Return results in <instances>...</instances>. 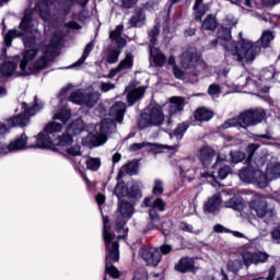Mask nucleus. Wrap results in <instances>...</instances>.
Masks as SVG:
<instances>
[{"instance_id": "64", "label": "nucleus", "mask_w": 280, "mask_h": 280, "mask_svg": "<svg viewBox=\"0 0 280 280\" xmlns=\"http://www.w3.org/2000/svg\"><path fill=\"white\" fill-rule=\"evenodd\" d=\"M161 255H170L172 253V245H163L160 248Z\"/></svg>"}, {"instance_id": "11", "label": "nucleus", "mask_w": 280, "mask_h": 280, "mask_svg": "<svg viewBox=\"0 0 280 280\" xmlns=\"http://www.w3.org/2000/svg\"><path fill=\"white\" fill-rule=\"evenodd\" d=\"M159 34H161V28L159 25H154L149 32V51H150V62L154 67H163L167 62V57L159 48L154 47L158 43Z\"/></svg>"}, {"instance_id": "23", "label": "nucleus", "mask_w": 280, "mask_h": 280, "mask_svg": "<svg viewBox=\"0 0 280 280\" xmlns=\"http://www.w3.org/2000/svg\"><path fill=\"white\" fill-rule=\"evenodd\" d=\"M122 32L124 25L119 24L114 31L109 33L110 40H113V43H116L118 49H122V47H126V38L121 37Z\"/></svg>"}, {"instance_id": "20", "label": "nucleus", "mask_w": 280, "mask_h": 280, "mask_svg": "<svg viewBox=\"0 0 280 280\" xmlns=\"http://www.w3.org/2000/svg\"><path fill=\"white\" fill-rule=\"evenodd\" d=\"M109 115L118 122H124V115H126V103L117 102L109 109Z\"/></svg>"}, {"instance_id": "22", "label": "nucleus", "mask_w": 280, "mask_h": 280, "mask_svg": "<svg viewBox=\"0 0 280 280\" xmlns=\"http://www.w3.org/2000/svg\"><path fill=\"white\" fill-rule=\"evenodd\" d=\"M185 109V98L180 96L171 97V102L168 104V113L172 115H176V113H183Z\"/></svg>"}, {"instance_id": "5", "label": "nucleus", "mask_w": 280, "mask_h": 280, "mask_svg": "<svg viewBox=\"0 0 280 280\" xmlns=\"http://www.w3.org/2000/svg\"><path fill=\"white\" fill-rule=\"evenodd\" d=\"M179 62L182 69L188 71L186 78L189 80L191 84H196L200 75L202 78L207 75L209 66H207L205 60H202V58L196 50L184 51L179 57Z\"/></svg>"}, {"instance_id": "55", "label": "nucleus", "mask_w": 280, "mask_h": 280, "mask_svg": "<svg viewBox=\"0 0 280 280\" xmlns=\"http://www.w3.org/2000/svg\"><path fill=\"white\" fill-rule=\"evenodd\" d=\"M257 150H259V144L257 143H252L246 148V152L248 154V160L253 159L255 152H257Z\"/></svg>"}, {"instance_id": "50", "label": "nucleus", "mask_w": 280, "mask_h": 280, "mask_svg": "<svg viewBox=\"0 0 280 280\" xmlns=\"http://www.w3.org/2000/svg\"><path fill=\"white\" fill-rule=\"evenodd\" d=\"M72 133H65L62 136L58 137V144L61 147L65 145H71L73 143V137L71 136Z\"/></svg>"}, {"instance_id": "31", "label": "nucleus", "mask_w": 280, "mask_h": 280, "mask_svg": "<svg viewBox=\"0 0 280 280\" xmlns=\"http://www.w3.org/2000/svg\"><path fill=\"white\" fill-rule=\"evenodd\" d=\"M270 178H268V174H264V172L257 170L254 175V180L252 182L254 185L259 186L261 189L264 187H268V182Z\"/></svg>"}, {"instance_id": "6", "label": "nucleus", "mask_w": 280, "mask_h": 280, "mask_svg": "<svg viewBox=\"0 0 280 280\" xmlns=\"http://www.w3.org/2000/svg\"><path fill=\"white\" fill-rule=\"evenodd\" d=\"M266 117V112L264 108H256L243 112L240 116L226 120L221 125L222 130H228V128H248V126H257L261 124Z\"/></svg>"}, {"instance_id": "10", "label": "nucleus", "mask_w": 280, "mask_h": 280, "mask_svg": "<svg viewBox=\"0 0 280 280\" xmlns=\"http://www.w3.org/2000/svg\"><path fill=\"white\" fill-rule=\"evenodd\" d=\"M119 217L116 219V232L119 234L118 240H125L128 235V228H126V222L132 218L135 213V206L130 201L121 200L118 205Z\"/></svg>"}, {"instance_id": "56", "label": "nucleus", "mask_w": 280, "mask_h": 280, "mask_svg": "<svg viewBox=\"0 0 280 280\" xmlns=\"http://www.w3.org/2000/svg\"><path fill=\"white\" fill-rule=\"evenodd\" d=\"M67 153L70 154V156H81L82 155V151H80V145H78V144L70 147L67 150Z\"/></svg>"}, {"instance_id": "30", "label": "nucleus", "mask_w": 280, "mask_h": 280, "mask_svg": "<svg viewBox=\"0 0 280 280\" xmlns=\"http://www.w3.org/2000/svg\"><path fill=\"white\" fill-rule=\"evenodd\" d=\"M205 0H196L194 10H195V19L196 21H202V18L205 14H207V11L209 10V7L207 4H202Z\"/></svg>"}, {"instance_id": "1", "label": "nucleus", "mask_w": 280, "mask_h": 280, "mask_svg": "<svg viewBox=\"0 0 280 280\" xmlns=\"http://www.w3.org/2000/svg\"><path fill=\"white\" fill-rule=\"evenodd\" d=\"M39 43L36 34L23 37L24 47L28 50H24L22 54L23 58L20 62L22 75H36L47 69L56 57V50L60 47V39L52 38L48 46H44V55L36 60L38 50L34 47H37Z\"/></svg>"}, {"instance_id": "60", "label": "nucleus", "mask_w": 280, "mask_h": 280, "mask_svg": "<svg viewBox=\"0 0 280 280\" xmlns=\"http://www.w3.org/2000/svg\"><path fill=\"white\" fill-rule=\"evenodd\" d=\"M180 231H185L186 233H194V226L186 222L179 223Z\"/></svg>"}, {"instance_id": "14", "label": "nucleus", "mask_w": 280, "mask_h": 280, "mask_svg": "<svg viewBox=\"0 0 280 280\" xmlns=\"http://www.w3.org/2000/svg\"><path fill=\"white\" fill-rule=\"evenodd\" d=\"M32 11H25L24 16L20 23V30H11L4 35L5 47H12L13 38H21L25 32L32 30Z\"/></svg>"}, {"instance_id": "45", "label": "nucleus", "mask_w": 280, "mask_h": 280, "mask_svg": "<svg viewBox=\"0 0 280 280\" xmlns=\"http://www.w3.org/2000/svg\"><path fill=\"white\" fill-rule=\"evenodd\" d=\"M114 194L118 198V200H121V198H126V196H128V187L124 183H118L114 190Z\"/></svg>"}, {"instance_id": "36", "label": "nucleus", "mask_w": 280, "mask_h": 280, "mask_svg": "<svg viewBox=\"0 0 280 280\" xmlns=\"http://www.w3.org/2000/svg\"><path fill=\"white\" fill-rule=\"evenodd\" d=\"M16 71V63L14 61H5L0 66V73L4 78H10Z\"/></svg>"}, {"instance_id": "49", "label": "nucleus", "mask_w": 280, "mask_h": 280, "mask_svg": "<svg viewBox=\"0 0 280 280\" xmlns=\"http://www.w3.org/2000/svg\"><path fill=\"white\" fill-rule=\"evenodd\" d=\"M119 56H121V50L112 49L107 55L108 65H115L119 60Z\"/></svg>"}, {"instance_id": "9", "label": "nucleus", "mask_w": 280, "mask_h": 280, "mask_svg": "<svg viewBox=\"0 0 280 280\" xmlns=\"http://www.w3.org/2000/svg\"><path fill=\"white\" fill-rule=\"evenodd\" d=\"M162 124H165V114L163 108L159 105L149 107V112L141 114L138 121V128L145 130V128H160Z\"/></svg>"}, {"instance_id": "28", "label": "nucleus", "mask_w": 280, "mask_h": 280, "mask_svg": "<svg viewBox=\"0 0 280 280\" xmlns=\"http://www.w3.org/2000/svg\"><path fill=\"white\" fill-rule=\"evenodd\" d=\"M194 258H182L175 266V270H177V272H190L194 270Z\"/></svg>"}, {"instance_id": "26", "label": "nucleus", "mask_w": 280, "mask_h": 280, "mask_svg": "<svg viewBox=\"0 0 280 280\" xmlns=\"http://www.w3.org/2000/svg\"><path fill=\"white\" fill-rule=\"evenodd\" d=\"M143 206L149 209H155L158 211H165V201L162 198L145 197L143 200Z\"/></svg>"}, {"instance_id": "62", "label": "nucleus", "mask_w": 280, "mask_h": 280, "mask_svg": "<svg viewBox=\"0 0 280 280\" xmlns=\"http://www.w3.org/2000/svg\"><path fill=\"white\" fill-rule=\"evenodd\" d=\"M138 1L139 0H121L122 8L130 10V8H135V5H137Z\"/></svg>"}, {"instance_id": "21", "label": "nucleus", "mask_w": 280, "mask_h": 280, "mask_svg": "<svg viewBox=\"0 0 280 280\" xmlns=\"http://www.w3.org/2000/svg\"><path fill=\"white\" fill-rule=\"evenodd\" d=\"M143 25H145V11H143V8H138L129 19V26L143 27Z\"/></svg>"}, {"instance_id": "40", "label": "nucleus", "mask_w": 280, "mask_h": 280, "mask_svg": "<svg viewBox=\"0 0 280 280\" xmlns=\"http://www.w3.org/2000/svg\"><path fill=\"white\" fill-rule=\"evenodd\" d=\"M270 80H275V67L272 66L262 69L259 78L260 82H270Z\"/></svg>"}, {"instance_id": "43", "label": "nucleus", "mask_w": 280, "mask_h": 280, "mask_svg": "<svg viewBox=\"0 0 280 280\" xmlns=\"http://www.w3.org/2000/svg\"><path fill=\"white\" fill-rule=\"evenodd\" d=\"M165 191V186L163 184V179L156 178L153 180L152 194L153 196H163Z\"/></svg>"}, {"instance_id": "51", "label": "nucleus", "mask_w": 280, "mask_h": 280, "mask_svg": "<svg viewBox=\"0 0 280 280\" xmlns=\"http://www.w3.org/2000/svg\"><path fill=\"white\" fill-rule=\"evenodd\" d=\"M230 155L232 163H242L246 159V153L242 151H232Z\"/></svg>"}, {"instance_id": "7", "label": "nucleus", "mask_w": 280, "mask_h": 280, "mask_svg": "<svg viewBox=\"0 0 280 280\" xmlns=\"http://www.w3.org/2000/svg\"><path fill=\"white\" fill-rule=\"evenodd\" d=\"M94 130V133H90L83 139V143L90 141V148H100V145H104L108 141V135H113L117 130V125L115 120L107 118L96 125Z\"/></svg>"}, {"instance_id": "32", "label": "nucleus", "mask_w": 280, "mask_h": 280, "mask_svg": "<svg viewBox=\"0 0 280 280\" xmlns=\"http://www.w3.org/2000/svg\"><path fill=\"white\" fill-rule=\"evenodd\" d=\"M266 174L269 180H277V178H280V164L279 163L268 164L266 168Z\"/></svg>"}, {"instance_id": "58", "label": "nucleus", "mask_w": 280, "mask_h": 280, "mask_svg": "<svg viewBox=\"0 0 280 280\" xmlns=\"http://www.w3.org/2000/svg\"><path fill=\"white\" fill-rule=\"evenodd\" d=\"M209 95H212L213 97H218L220 95V85L218 84H211L208 89Z\"/></svg>"}, {"instance_id": "33", "label": "nucleus", "mask_w": 280, "mask_h": 280, "mask_svg": "<svg viewBox=\"0 0 280 280\" xmlns=\"http://www.w3.org/2000/svg\"><path fill=\"white\" fill-rule=\"evenodd\" d=\"M255 172H257V171H255L250 167H245L240 171L238 177L241 180H243V183L250 184V183H253V180H255Z\"/></svg>"}, {"instance_id": "27", "label": "nucleus", "mask_w": 280, "mask_h": 280, "mask_svg": "<svg viewBox=\"0 0 280 280\" xmlns=\"http://www.w3.org/2000/svg\"><path fill=\"white\" fill-rule=\"evenodd\" d=\"M94 47H95L94 42H90L89 44H86V46L83 49L82 56L79 58L78 61H75L73 65L68 67V69H73L75 67H82L84 65V62H86V58H89V56H91V51H93Z\"/></svg>"}, {"instance_id": "35", "label": "nucleus", "mask_w": 280, "mask_h": 280, "mask_svg": "<svg viewBox=\"0 0 280 280\" xmlns=\"http://www.w3.org/2000/svg\"><path fill=\"white\" fill-rule=\"evenodd\" d=\"M226 209H234V211H242L244 208V202L242 197H232L230 200L224 202Z\"/></svg>"}, {"instance_id": "12", "label": "nucleus", "mask_w": 280, "mask_h": 280, "mask_svg": "<svg viewBox=\"0 0 280 280\" xmlns=\"http://www.w3.org/2000/svg\"><path fill=\"white\" fill-rule=\"evenodd\" d=\"M43 103H38V97L34 96V105L27 107V103H22V109L24 110V114L13 116L9 119V124H11V126H19L20 128H24V126L30 124V117H34V115H36V113L39 110H43Z\"/></svg>"}, {"instance_id": "13", "label": "nucleus", "mask_w": 280, "mask_h": 280, "mask_svg": "<svg viewBox=\"0 0 280 280\" xmlns=\"http://www.w3.org/2000/svg\"><path fill=\"white\" fill-rule=\"evenodd\" d=\"M69 102L72 104H79L80 106H86L93 108L97 102H100V92L90 90H78L70 94Z\"/></svg>"}, {"instance_id": "17", "label": "nucleus", "mask_w": 280, "mask_h": 280, "mask_svg": "<svg viewBox=\"0 0 280 280\" xmlns=\"http://www.w3.org/2000/svg\"><path fill=\"white\" fill-rule=\"evenodd\" d=\"M58 3V0H39L35 5V11L43 21L51 19V5Z\"/></svg>"}, {"instance_id": "39", "label": "nucleus", "mask_w": 280, "mask_h": 280, "mask_svg": "<svg viewBox=\"0 0 280 280\" xmlns=\"http://www.w3.org/2000/svg\"><path fill=\"white\" fill-rule=\"evenodd\" d=\"M135 67V57L132 54H127L126 57L119 62L118 69L126 71V69H132Z\"/></svg>"}, {"instance_id": "52", "label": "nucleus", "mask_w": 280, "mask_h": 280, "mask_svg": "<svg viewBox=\"0 0 280 280\" xmlns=\"http://www.w3.org/2000/svg\"><path fill=\"white\" fill-rule=\"evenodd\" d=\"M149 218L153 224V229H159V222L161 220V218L159 217V213L156 212V210L154 208H151L149 210Z\"/></svg>"}, {"instance_id": "63", "label": "nucleus", "mask_w": 280, "mask_h": 280, "mask_svg": "<svg viewBox=\"0 0 280 280\" xmlns=\"http://www.w3.org/2000/svg\"><path fill=\"white\" fill-rule=\"evenodd\" d=\"M213 230L215 233H231V231L224 228L222 224L214 225Z\"/></svg>"}, {"instance_id": "16", "label": "nucleus", "mask_w": 280, "mask_h": 280, "mask_svg": "<svg viewBox=\"0 0 280 280\" xmlns=\"http://www.w3.org/2000/svg\"><path fill=\"white\" fill-rule=\"evenodd\" d=\"M270 257L266 252H245L243 253V261L245 266H257V264H266V260Z\"/></svg>"}, {"instance_id": "53", "label": "nucleus", "mask_w": 280, "mask_h": 280, "mask_svg": "<svg viewBox=\"0 0 280 280\" xmlns=\"http://www.w3.org/2000/svg\"><path fill=\"white\" fill-rule=\"evenodd\" d=\"M152 143L150 142H141V143H132L129 147V152H139V150H143V148H151Z\"/></svg>"}, {"instance_id": "2", "label": "nucleus", "mask_w": 280, "mask_h": 280, "mask_svg": "<svg viewBox=\"0 0 280 280\" xmlns=\"http://www.w3.org/2000/svg\"><path fill=\"white\" fill-rule=\"evenodd\" d=\"M221 45L225 49V60L232 65L233 62H254L255 58L261 54V46L255 44L248 39L241 38L240 42H235L231 36V28L221 27L218 32L217 39L211 42V46Z\"/></svg>"}, {"instance_id": "15", "label": "nucleus", "mask_w": 280, "mask_h": 280, "mask_svg": "<svg viewBox=\"0 0 280 280\" xmlns=\"http://www.w3.org/2000/svg\"><path fill=\"white\" fill-rule=\"evenodd\" d=\"M140 255L148 266L156 268L161 264V250L154 247L140 249Z\"/></svg>"}, {"instance_id": "38", "label": "nucleus", "mask_w": 280, "mask_h": 280, "mask_svg": "<svg viewBox=\"0 0 280 280\" xmlns=\"http://www.w3.org/2000/svg\"><path fill=\"white\" fill-rule=\"evenodd\" d=\"M242 266H244L242 258L230 259L226 264V269L229 270V272H233L234 275H236V272H240V270H242Z\"/></svg>"}, {"instance_id": "19", "label": "nucleus", "mask_w": 280, "mask_h": 280, "mask_svg": "<svg viewBox=\"0 0 280 280\" xmlns=\"http://www.w3.org/2000/svg\"><path fill=\"white\" fill-rule=\"evenodd\" d=\"M220 205H222V196L220 192H217L206 201L203 211L205 213H218L220 211Z\"/></svg>"}, {"instance_id": "3", "label": "nucleus", "mask_w": 280, "mask_h": 280, "mask_svg": "<svg viewBox=\"0 0 280 280\" xmlns=\"http://www.w3.org/2000/svg\"><path fill=\"white\" fill-rule=\"evenodd\" d=\"M62 130V125L56 121L48 122L44 128V131L39 132L36 138V143L27 145V136L22 133L10 144H4L0 148V154H10V152H21V150H30L32 148L35 149H47L51 148L54 143V139H51V135L54 132H60Z\"/></svg>"}, {"instance_id": "29", "label": "nucleus", "mask_w": 280, "mask_h": 280, "mask_svg": "<svg viewBox=\"0 0 280 280\" xmlns=\"http://www.w3.org/2000/svg\"><path fill=\"white\" fill-rule=\"evenodd\" d=\"M143 93H145V89L143 88H137L131 90L128 94H127V102L129 104V106H133V104L141 100L143 97Z\"/></svg>"}, {"instance_id": "46", "label": "nucleus", "mask_w": 280, "mask_h": 280, "mask_svg": "<svg viewBox=\"0 0 280 280\" xmlns=\"http://www.w3.org/2000/svg\"><path fill=\"white\" fill-rule=\"evenodd\" d=\"M138 167L139 165L137 162H129L122 166L121 172L124 174H128L129 176H135L137 174Z\"/></svg>"}, {"instance_id": "8", "label": "nucleus", "mask_w": 280, "mask_h": 280, "mask_svg": "<svg viewBox=\"0 0 280 280\" xmlns=\"http://www.w3.org/2000/svg\"><path fill=\"white\" fill-rule=\"evenodd\" d=\"M249 209L257 218L264 220L266 224H272L275 221V211L268 208V201L259 194H255L249 201Z\"/></svg>"}, {"instance_id": "57", "label": "nucleus", "mask_w": 280, "mask_h": 280, "mask_svg": "<svg viewBox=\"0 0 280 280\" xmlns=\"http://www.w3.org/2000/svg\"><path fill=\"white\" fill-rule=\"evenodd\" d=\"M132 280H148V272L145 269H140L136 271Z\"/></svg>"}, {"instance_id": "59", "label": "nucleus", "mask_w": 280, "mask_h": 280, "mask_svg": "<svg viewBox=\"0 0 280 280\" xmlns=\"http://www.w3.org/2000/svg\"><path fill=\"white\" fill-rule=\"evenodd\" d=\"M173 73L177 80H183V78H185V72L180 68H178V66H175L173 68Z\"/></svg>"}, {"instance_id": "61", "label": "nucleus", "mask_w": 280, "mask_h": 280, "mask_svg": "<svg viewBox=\"0 0 280 280\" xmlns=\"http://www.w3.org/2000/svg\"><path fill=\"white\" fill-rule=\"evenodd\" d=\"M113 89H115V84L108 82V83H101V91L103 93H108V91H113Z\"/></svg>"}, {"instance_id": "25", "label": "nucleus", "mask_w": 280, "mask_h": 280, "mask_svg": "<svg viewBox=\"0 0 280 280\" xmlns=\"http://www.w3.org/2000/svg\"><path fill=\"white\" fill-rule=\"evenodd\" d=\"M178 167H179V172H180V176H183L184 178H189V172H191L194 174V159L191 158H187V159H182L178 161L177 163Z\"/></svg>"}, {"instance_id": "47", "label": "nucleus", "mask_w": 280, "mask_h": 280, "mask_svg": "<svg viewBox=\"0 0 280 280\" xmlns=\"http://www.w3.org/2000/svg\"><path fill=\"white\" fill-rule=\"evenodd\" d=\"M272 40H275V34H272V31H265L260 37L261 46L269 47Z\"/></svg>"}, {"instance_id": "34", "label": "nucleus", "mask_w": 280, "mask_h": 280, "mask_svg": "<svg viewBox=\"0 0 280 280\" xmlns=\"http://www.w3.org/2000/svg\"><path fill=\"white\" fill-rule=\"evenodd\" d=\"M213 118V112L201 107L195 112L196 121H209Z\"/></svg>"}, {"instance_id": "48", "label": "nucleus", "mask_w": 280, "mask_h": 280, "mask_svg": "<svg viewBox=\"0 0 280 280\" xmlns=\"http://www.w3.org/2000/svg\"><path fill=\"white\" fill-rule=\"evenodd\" d=\"M187 128L189 126L187 124H180L175 130H174V137L176 138L177 141H180L183 137H185V132H187Z\"/></svg>"}, {"instance_id": "42", "label": "nucleus", "mask_w": 280, "mask_h": 280, "mask_svg": "<svg viewBox=\"0 0 280 280\" xmlns=\"http://www.w3.org/2000/svg\"><path fill=\"white\" fill-rule=\"evenodd\" d=\"M52 119H58L59 121H62V124H67L69 119H71V109L63 108L60 112L56 113L52 116Z\"/></svg>"}, {"instance_id": "41", "label": "nucleus", "mask_w": 280, "mask_h": 280, "mask_svg": "<svg viewBox=\"0 0 280 280\" xmlns=\"http://www.w3.org/2000/svg\"><path fill=\"white\" fill-rule=\"evenodd\" d=\"M218 27V20H215V16L213 15H207L205 21L202 22V30H208L210 32H213Z\"/></svg>"}, {"instance_id": "44", "label": "nucleus", "mask_w": 280, "mask_h": 280, "mask_svg": "<svg viewBox=\"0 0 280 280\" xmlns=\"http://www.w3.org/2000/svg\"><path fill=\"white\" fill-rule=\"evenodd\" d=\"M86 168L90 170L91 172H97L102 165V161L97 158H88L85 161Z\"/></svg>"}, {"instance_id": "54", "label": "nucleus", "mask_w": 280, "mask_h": 280, "mask_svg": "<svg viewBox=\"0 0 280 280\" xmlns=\"http://www.w3.org/2000/svg\"><path fill=\"white\" fill-rule=\"evenodd\" d=\"M229 174H231V168L229 167V165H223L219 168L218 175L221 180H224V178H226Z\"/></svg>"}, {"instance_id": "18", "label": "nucleus", "mask_w": 280, "mask_h": 280, "mask_svg": "<svg viewBox=\"0 0 280 280\" xmlns=\"http://www.w3.org/2000/svg\"><path fill=\"white\" fill-rule=\"evenodd\" d=\"M236 86L238 89H247V91H261V84L249 74L238 77L236 79Z\"/></svg>"}, {"instance_id": "4", "label": "nucleus", "mask_w": 280, "mask_h": 280, "mask_svg": "<svg viewBox=\"0 0 280 280\" xmlns=\"http://www.w3.org/2000/svg\"><path fill=\"white\" fill-rule=\"evenodd\" d=\"M103 237L106 246L105 272L113 277V279H119V271L112 262L119 261V243L115 241V233H110L108 217H103Z\"/></svg>"}, {"instance_id": "37", "label": "nucleus", "mask_w": 280, "mask_h": 280, "mask_svg": "<svg viewBox=\"0 0 280 280\" xmlns=\"http://www.w3.org/2000/svg\"><path fill=\"white\" fill-rule=\"evenodd\" d=\"M69 135H80V132H84V120L81 118L72 121L68 128Z\"/></svg>"}, {"instance_id": "24", "label": "nucleus", "mask_w": 280, "mask_h": 280, "mask_svg": "<svg viewBox=\"0 0 280 280\" xmlns=\"http://www.w3.org/2000/svg\"><path fill=\"white\" fill-rule=\"evenodd\" d=\"M215 158V151L211 147H203L200 150L199 159L203 167H209Z\"/></svg>"}]
</instances>
